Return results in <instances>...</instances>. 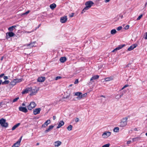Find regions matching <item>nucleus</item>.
I'll return each mask as SVG.
<instances>
[{
	"mask_svg": "<svg viewBox=\"0 0 147 147\" xmlns=\"http://www.w3.org/2000/svg\"><path fill=\"white\" fill-rule=\"evenodd\" d=\"M16 26H12L11 27H9L8 28V30H9L11 31L13 30L15 28Z\"/></svg>",
	"mask_w": 147,
	"mask_h": 147,
	"instance_id": "nucleus-30",
	"label": "nucleus"
},
{
	"mask_svg": "<svg viewBox=\"0 0 147 147\" xmlns=\"http://www.w3.org/2000/svg\"><path fill=\"white\" fill-rule=\"evenodd\" d=\"M16 80L14 79L13 81H12L10 83V85L12 86H13L15 85L16 84Z\"/></svg>",
	"mask_w": 147,
	"mask_h": 147,
	"instance_id": "nucleus-25",
	"label": "nucleus"
},
{
	"mask_svg": "<svg viewBox=\"0 0 147 147\" xmlns=\"http://www.w3.org/2000/svg\"><path fill=\"white\" fill-rule=\"evenodd\" d=\"M30 12V11L28 10L27 11H26L25 13L22 14V15L23 16V15H27Z\"/></svg>",
	"mask_w": 147,
	"mask_h": 147,
	"instance_id": "nucleus-43",
	"label": "nucleus"
},
{
	"mask_svg": "<svg viewBox=\"0 0 147 147\" xmlns=\"http://www.w3.org/2000/svg\"><path fill=\"white\" fill-rule=\"evenodd\" d=\"M20 123H19L15 125L12 127V130H14L16 128H17L18 126H19L20 125Z\"/></svg>",
	"mask_w": 147,
	"mask_h": 147,
	"instance_id": "nucleus-28",
	"label": "nucleus"
},
{
	"mask_svg": "<svg viewBox=\"0 0 147 147\" xmlns=\"http://www.w3.org/2000/svg\"><path fill=\"white\" fill-rule=\"evenodd\" d=\"M144 37H147V32H145L144 34Z\"/></svg>",
	"mask_w": 147,
	"mask_h": 147,
	"instance_id": "nucleus-53",
	"label": "nucleus"
},
{
	"mask_svg": "<svg viewBox=\"0 0 147 147\" xmlns=\"http://www.w3.org/2000/svg\"><path fill=\"white\" fill-rule=\"evenodd\" d=\"M110 144L109 143L103 145L102 147H109Z\"/></svg>",
	"mask_w": 147,
	"mask_h": 147,
	"instance_id": "nucleus-39",
	"label": "nucleus"
},
{
	"mask_svg": "<svg viewBox=\"0 0 147 147\" xmlns=\"http://www.w3.org/2000/svg\"><path fill=\"white\" fill-rule=\"evenodd\" d=\"M87 95V93H86L83 94H81V97H80L79 98H80L81 99L86 97Z\"/></svg>",
	"mask_w": 147,
	"mask_h": 147,
	"instance_id": "nucleus-37",
	"label": "nucleus"
},
{
	"mask_svg": "<svg viewBox=\"0 0 147 147\" xmlns=\"http://www.w3.org/2000/svg\"><path fill=\"white\" fill-rule=\"evenodd\" d=\"M125 46V45L124 44L120 45L119 46L117 47L115 49V50H119L120 49H121L123 47H124Z\"/></svg>",
	"mask_w": 147,
	"mask_h": 147,
	"instance_id": "nucleus-19",
	"label": "nucleus"
},
{
	"mask_svg": "<svg viewBox=\"0 0 147 147\" xmlns=\"http://www.w3.org/2000/svg\"><path fill=\"white\" fill-rule=\"evenodd\" d=\"M45 80V77H39L37 80L39 82H43Z\"/></svg>",
	"mask_w": 147,
	"mask_h": 147,
	"instance_id": "nucleus-16",
	"label": "nucleus"
},
{
	"mask_svg": "<svg viewBox=\"0 0 147 147\" xmlns=\"http://www.w3.org/2000/svg\"><path fill=\"white\" fill-rule=\"evenodd\" d=\"M60 22L62 23L66 22L67 20V18L66 16H64L60 18Z\"/></svg>",
	"mask_w": 147,
	"mask_h": 147,
	"instance_id": "nucleus-8",
	"label": "nucleus"
},
{
	"mask_svg": "<svg viewBox=\"0 0 147 147\" xmlns=\"http://www.w3.org/2000/svg\"><path fill=\"white\" fill-rule=\"evenodd\" d=\"M88 9L87 8H86L85 7V8L83 9L82 11V12H81V13H84V12H85V11L88 10Z\"/></svg>",
	"mask_w": 147,
	"mask_h": 147,
	"instance_id": "nucleus-40",
	"label": "nucleus"
},
{
	"mask_svg": "<svg viewBox=\"0 0 147 147\" xmlns=\"http://www.w3.org/2000/svg\"><path fill=\"white\" fill-rule=\"evenodd\" d=\"M62 78V77L60 76H57L55 78V80H57L59 79H61Z\"/></svg>",
	"mask_w": 147,
	"mask_h": 147,
	"instance_id": "nucleus-41",
	"label": "nucleus"
},
{
	"mask_svg": "<svg viewBox=\"0 0 147 147\" xmlns=\"http://www.w3.org/2000/svg\"><path fill=\"white\" fill-rule=\"evenodd\" d=\"M36 106V104L34 102H31L28 106V109L31 110Z\"/></svg>",
	"mask_w": 147,
	"mask_h": 147,
	"instance_id": "nucleus-6",
	"label": "nucleus"
},
{
	"mask_svg": "<svg viewBox=\"0 0 147 147\" xmlns=\"http://www.w3.org/2000/svg\"><path fill=\"white\" fill-rule=\"evenodd\" d=\"M74 13H72L71 14V15H70L69 17H72L74 16Z\"/></svg>",
	"mask_w": 147,
	"mask_h": 147,
	"instance_id": "nucleus-50",
	"label": "nucleus"
},
{
	"mask_svg": "<svg viewBox=\"0 0 147 147\" xmlns=\"http://www.w3.org/2000/svg\"><path fill=\"white\" fill-rule=\"evenodd\" d=\"M19 99V97H17L16 98L14 99L13 101V102H16Z\"/></svg>",
	"mask_w": 147,
	"mask_h": 147,
	"instance_id": "nucleus-46",
	"label": "nucleus"
},
{
	"mask_svg": "<svg viewBox=\"0 0 147 147\" xmlns=\"http://www.w3.org/2000/svg\"><path fill=\"white\" fill-rule=\"evenodd\" d=\"M113 79V77H110L107 78H105V80L106 81H109L112 80Z\"/></svg>",
	"mask_w": 147,
	"mask_h": 147,
	"instance_id": "nucleus-26",
	"label": "nucleus"
},
{
	"mask_svg": "<svg viewBox=\"0 0 147 147\" xmlns=\"http://www.w3.org/2000/svg\"><path fill=\"white\" fill-rule=\"evenodd\" d=\"M94 4V3L92 1H88L85 3V5H86L85 7L88 9Z\"/></svg>",
	"mask_w": 147,
	"mask_h": 147,
	"instance_id": "nucleus-4",
	"label": "nucleus"
},
{
	"mask_svg": "<svg viewBox=\"0 0 147 147\" xmlns=\"http://www.w3.org/2000/svg\"><path fill=\"white\" fill-rule=\"evenodd\" d=\"M119 16L120 17H121V19H122L123 18V15H121V14H120L119 15Z\"/></svg>",
	"mask_w": 147,
	"mask_h": 147,
	"instance_id": "nucleus-54",
	"label": "nucleus"
},
{
	"mask_svg": "<svg viewBox=\"0 0 147 147\" xmlns=\"http://www.w3.org/2000/svg\"><path fill=\"white\" fill-rule=\"evenodd\" d=\"M31 88H27L24 90L22 92V94H24L28 93L29 92H30V91Z\"/></svg>",
	"mask_w": 147,
	"mask_h": 147,
	"instance_id": "nucleus-18",
	"label": "nucleus"
},
{
	"mask_svg": "<svg viewBox=\"0 0 147 147\" xmlns=\"http://www.w3.org/2000/svg\"><path fill=\"white\" fill-rule=\"evenodd\" d=\"M56 7V5L54 3L51 4L50 6V8L52 9H54Z\"/></svg>",
	"mask_w": 147,
	"mask_h": 147,
	"instance_id": "nucleus-29",
	"label": "nucleus"
},
{
	"mask_svg": "<svg viewBox=\"0 0 147 147\" xmlns=\"http://www.w3.org/2000/svg\"><path fill=\"white\" fill-rule=\"evenodd\" d=\"M143 15L141 14L137 18V20H139L142 17Z\"/></svg>",
	"mask_w": 147,
	"mask_h": 147,
	"instance_id": "nucleus-42",
	"label": "nucleus"
},
{
	"mask_svg": "<svg viewBox=\"0 0 147 147\" xmlns=\"http://www.w3.org/2000/svg\"><path fill=\"white\" fill-rule=\"evenodd\" d=\"M140 139V138L139 137H137L132 139L133 141V142L136 141Z\"/></svg>",
	"mask_w": 147,
	"mask_h": 147,
	"instance_id": "nucleus-32",
	"label": "nucleus"
},
{
	"mask_svg": "<svg viewBox=\"0 0 147 147\" xmlns=\"http://www.w3.org/2000/svg\"><path fill=\"white\" fill-rule=\"evenodd\" d=\"M0 124L2 127H6L8 126V123L6 122L5 119L3 118L0 120Z\"/></svg>",
	"mask_w": 147,
	"mask_h": 147,
	"instance_id": "nucleus-3",
	"label": "nucleus"
},
{
	"mask_svg": "<svg viewBox=\"0 0 147 147\" xmlns=\"http://www.w3.org/2000/svg\"><path fill=\"white\" fill-rule=\"evenodd\" d=\"M129 86V85L128 84H126L121 89V90H123L125 88L128 87Z\"/></svg>",
	"mask_w": 147,
	"mask_h": 147,
	"instance_id": "nucleus-44",
	"label": "nucleus"
},
{
	"mask_svg": "<svg viewBox=\"0 0 147 147\" xmlns=\"http://www.w3.org/2000/svg\"><path fill=\"white\" fill-rule=\"evenodd\" d=\"M131 140L128 141L127 142V144H129L131 143Z\"/></svg>",
	"mask_w": 147,
	"mask_h": 147,
	"instance_id": "nucleus-52",
	"label": "nucleus"
},
{
	"mask_svg": "<svg viewBox=\"0 0 147 147\" xmlns=\"http://www.w3.org/2000/svg\"><path fill=\"white\" fill-rule=\"evenodd\" d=\"M66 93L67 94L66 96H65L64 97V98H69V96L70 95V91H67Z\"/></svg>",
	"mask_w": 147,
	"mask_h": 147,
	"instance_id": "nucleus-24",
	"label": "nucleus"
},
{
	"mask_svg": "<svg viewBox=\"0 0 147 147\" xmlns=\"http://www.w3.org/2000/svg\"><path fill=\"white\" fill-rule=\"evenodd\" d=\"M4 75V74H2L0 75V78L3 77Z\"/></svg>",
	"mask_w": 147,
	"mask_h": 147,
	"instance_id": "nucleus-55",
	"label": "nucleus"
},
{
	"mask_svg": "<svg viewBox=\"0 0 147 147\" xmlns=\"http://www.w3.org/2000/svg\"><path fill=\"white\" fill-rule=\"evenodd\" d=\"M41 109L40 108H36L33 110V114L34 115H36L40 113Z\"/></svg>",
	"mask_w": 147,
	"mask_h": 147,
	"instance_id": "nucleus-9",
	"label": "nucleus"
},
{
	"mask_svg": "<svg viewBox=\"0 0 147 147\" xmlns=\"http://www.w3.org/2000/svg\"><path fill=\"white\" fill-rule=\"evenodd\" d=\"M3 57H2L1 59V61H2L3 60Z\"/></svg>",
	"mask_w": 147,
	"mask_h": 147,
	"instance_id": "nucleus-60",
	"label": "nucleus"
},
{
	"mask_svg": "<svg viewBox=\"0 0 147 147\" xmlns=\"http://www.w3.org/2000/svg\"><path fill=\"white\" fill-rule=\"evenodd\" d=\"M22 105L23 106H25V104H24V103H23L22 104Z\"/></svg>",
	"mask_w": 147,
	"mask_h": 147,
	"instance_id": "nucleus-61",
	"label": "nucleus"
},
{
	"mask_svg": "<svg viewBox=\"0 0 147 147\" xmlns=\"http://www.w3.org/2000/svg\"><path fill=\"white\" fill-rule=\"evenodd\" d=\"M110 1V0H105V2H109Z\"/></svg>",
	"mask_w": 147,
	"mask_h": 147,
	"instance_id": "nucleus-58",
	"label": "nucleus"
},
{
	"mask_svg": "<svg viewBox=\"0 0 147 147\" xmlns=\"http://www.w3.org/2000/svg\"><path fill=\"white\" fill-rule=\"evenodd\" d=\"M134 130L135 131H137V129L136 128H135L134 129Z\"/></svg>",
	"mask_w": 147,
	"mask_h": 147,
	"instance_id": "nucleus-62",
	"label": "nucleus"
},
{
	"mask_svg": "<svg viewBox=\"0 0 147 147\" xmlns=\"http://www.w3.org/2000/svg\"><path fill=\"white\" fill-rule=\"evenodd\" d=\"M15 34L12 32H7L6 34V37H13L15 35Z\"/></svg>",
	"mask_w": 147,
	"mask_h": 147,
	"instance_id": "nucleus-15",
	"label": "nucleus"
},
{
	"mask_svg": "<svg viewBox=\"0 0 147 147\" xmlns=\"http://www.w3.org/2000/svg\"><path fill=\"white\" fill-rule=\"evenodd\" d=\"M82 93L80 92H77L75 93L74 96H78L77 97V98L78 100H80L81 99L80 98H79L80 97H81Z\"/></svg>",
	"mask_w": 147,
	"mask_h": 147,
	"instance_id": "nucleus-13",
	"label": "nucleus"
},
{
	"mask_svg": "<svg viewBox=\"0 0 147 147\" xmlns=\"http://www.w3.org/2000/svg\"><path fill=\"white\" fill-rule=\"evenodd\" d=\"M78 79H76L75 80L74 82V84H77V83H78Z\"/></svg>",
	"mask_w": 147,
	"mask_h": 147,
	"instance_id": "nucleus-49",
	"label": "nucleus"
},
{
	"mask_svg": "<svg viewBox=\"0 0 147 147\" xmlns=\"http://www.w3.org/2000/svg\"><path fill=\"white\" fill-rule=\"evenodd\" d=\"M62 144L61 142L59 141H57L54 143V145L55 147H58L59 146Z\"/></svg>",
	"mask_w": 147,
	"mask_h": 147,
	"instance_id": "nucleus-11",
	"label": "nucleus"
},
{
	"mask_svg": "<svg viewBox=\"0 0 147 147\" xmlns=\"http://www.w3.org/2000/svg\"><path fill=\"white\" fill-rule=\"evenodd\" d=\"M35 42H31L30 44L27 45V47L28 48H30L32 47H34V45L33 44H34L35 43Z\"/></svg>",
	"mask_w": 147,
	"mask_h": 147,
	"instance_id": "nucleus-22",
	"label": "nucleus"
},
{
	"mask_svg": "<svg viewBox=\"0 0 147 147\" xmlns=\"http://www.w3.org/2000/svg\"><path fill=\"white\" fill-rule=\"evenodd\" d=\"M75 122L76 123L79 122V119L78 117L75 118Z\"/></svg>",
	"mask_w": 147,
	"mask_h": 147,
	"instance_id": "nucleus-45",
	"label": "nucleus"
},
{
	"mask_svg": "<svg viewBox=\"0 0 147 147\" xmlns=\"http://www.w3.org/2000/svg\"><path fill=\"white\" fill-rule=\"evenodd\" d=\"M66 60V58L65 57H61L60 59V61L62 63H64Z\"/></svg>",
	"mask_w": 147,
	"mask_h": 147,
	"instance_id": "nucleus-27",
	"label": "nucleus"
},
{
	"mask_svg": "<svg viewBox=\"0 0 147 147\" xmlns=\"http://www.w3.org/2000/svg\"><path fill=\"white\" fill-rule=\"evenodd\" d=\"M51 123V121L50 120H48L46 121L42 125V127H45L47 126L48 125Z\"/></svg>",
	"mask_w": 147,
	"mask_h": 147,
	"instance_id": "nucleus-12",
	"label": "nucleus"
},
{
	"mask_svg": "<svg viewBox=\"0 0 147 147\" xmlns=\"http://www.w3.org/2000/svg\"><path fill=\"white\" fill-rule=\"evenodd\" d=\"M30 88L31 89L30 91L31 92L30 94V96H33L36 94L39 90L38 88H37L36 87H34L33 88L30 87Z\"/></svg>",
	"mask_w": 147,
	"mask_h": 147,
	"instance_id": "nucleus-2",
	"label": "nucleus"
},
{
	"mask_svg": "<svg viewBox=\"0 0 147 147\" xmlns=\"http://www.w3.org/2000/svg\"><path fill=\"white\" fill-rule=\"evenodd\" d=\"M54 127V126L52 125H50L49 126V128L47 129L45 131V133H47L48 132L50 131Z\"/></svg>",
	"mask_w": 147,
	"mask_h": 147,
	"instance_id": "nucleus-17",
	"label": "nucleus"
},
{
	"mask_svg": "<svg viewBox=\"0 0 147 147\" xmlns=\"http://www.w3.org/2000/svg\"><path fill=\"white\" fill-rule=\"evenodd\" d=\"M119 130V128L118 127H115L113 131L115 132H118Z\"/></svg>",
	"mask_w": 147,
	"mask_h": 147,
	"instance_id": "nucleus-34",
	"label": "nucleus"
},
{
	"mask_svg": "<svg viewBox=\"0 0 147 147\" xmlns=\"http://www.w3.org/2000/svg\"><path fill=\"white\" fill-rule=\"evenodd\" d=\"M5 105V103L4 102L2 101L0 102V108L2 107L3 106Z\"/></svg>",
	"mask_w": 147,
	"mask_h": 147,
	"instance_id": "nucleus-35",
	"label": "nucleus"
},
{
	"mask_svg": "<svg viewBox=\"0 0 147 147\" xmlns=\"http://www.w3.org/2000/svg\"><path fill=\"white\" fill-rule=\"evenodd\" d=\"M122 28V27L121 26H120L117 28V30L119 31L121 30Z\"/></svg>",
	"mask_w": 147,
	"mask_h": 147,
	"instance_id": "nucleus-48",
	"label": "nucleus"
},
{
	"mask_svg": "<svg viewBox=\"0 0 147 147\" xmlns=\"http://www.w3.org/2000/svg\"><path fill=\"white\" fill-rule=\"evenodd\" d=\"M19 109L20 111L24 113H26L28 112V110L26 107H19Z\"/></svg>",
	"mask_w": 147,
	"mask_h": 147,
	"instance_id": "nucleus-10",
	"label": "nucleus"
},
{
	"mask_svg": "<svg viewBox=\"0 0 147 147\" xmlns=\"http://www.w3.org/2000/svg\"><path fill=\"white\" fill-rule=\"evenodd\" d=\"M56 119V117L55 116H54L53 117V119L54 120H55Z\"/></svg>",
	"mask_w": 147,
	"mask_h": 147,
	"instance_id": "nucleus-57",
	"label": "nucleus"
},
{
	"mask_svg": "<svg viewBox=\"0 0 147 147\" xmlns=\"http://www.w3.org/2000/svg\"><path fill=\"white\" fill-rule=\"evenodd\" d=\"M2 82V81L1 80H0V85L1 84V83Z\"/></svg>",
	"mask_w": 147,
	"mask_h": 147,
	"instance_id": "nucleus-63",
	"label": "nucleus"
},
{
	"mask_svg": "<svg viewBox=\"0 0 147 147\" xmlns=\"http://www.w3.org/2000/svg\"><path fill=\"white\" fill-rule=\"evenodd\" d=\"M3 78L4 80H7V79H8V77L7 76H4L3 77Z\"/></svg>",
	"mask_w": 147,
	"mask_h": 147,
	"instance_id": "nucleus-51",
	"label": "nucleus"
},
{
	"mask_svg": "<svg viewBox=\"0 0 147 147\" xmlns=\"http://www.w3.org/2000/svg\"><path fill=\"white\" fill-rule=\"evenodd\" d=\"M99 77V76L98 75H96L93 76L90 80V81H92L93 80L98 79Z\"/></svg>",
	"mask_w": 147,
	"mask_h": 147,
	"instance_id": "nucleus-21",
	"label": "nucleus"
},
{
	"mask_svg": "<svg viewBox=\"0 0 147 147\" xmlns=\"http://www.w3.org/2000/svg\"><path fill=\"white\" fill-rule=\"evenodd\" d=\"M15 80H16V83L20 82H21V81H22V79H15Z\"/></svg>",
	"mask_w": 147,
	"mask_h": 147,
	"instance_id": "nucleus-38",
	"label": "nucleus"
},
{
	"mask_svg": "<svg viewBox=\"0 0 147 147\" xmlns=\"http://www.w3.org/2000/svg\"><path fill=\"white\" fill-rule=\"evenodd\" d=\"M117 32L116 30L115 29L112 30L111 32V33L112 34H115Z\"/></svg>",
	"mask_w": 147,
	"mask_h": 147,
	"instance_id": "nucleus-31",
	"label": "nucleus"
},
{
	"mask_svg": "<svg viewBox=\"0 0 147 147\" xmlns=\"http://www.w3.org/2000/svg\"><path fill=\"white\" fill-rule=\"evenodd\" d=\"M64 124V122L63 121H60L58 126L57 127V128H59L61 126Z\"/></svg>",
	"mask_w": 147,
	"mask_h": 147,
	"instance_id": "nucleus-20",
	"label": "nucleus"
},
{
	"mask_svg": "<svg viewBox=\"0 0 147 147\" xmlns=\"http://www.w3.org/2000/svg\"><path fill=\"white\" fill-rule=\"evenodd\" d=\"M137 44H134L132 45L131 46H130L127 49V50L129 51H131V50L133 49H134L137 46Z\"/></svg>",
	"mask_w": 147,
	"mask_h": 147,
	"instance_id": "nucleus-14",
	"label": "nucleus"
},
{
	"mask_svg": "<svg viewBox=\"0 0 147 147\" xmlns=\"http://www.w3.org/2000/svg\"><path fill=\"white\" fill-rule=\"evenodd\" d=\"M129 26L128 25H127L124 27V29L125 30H127L129 29Z\"/></svg>",
	"mask_w": 147,
	"mask_h": 147,
	"instance_id": "nucleus-47",
	"label": "nucleus"
},
{
	"mask_svg": "<svg viewBox=\"0 0 147 147\" xmlns=\"http://www.w3.org/2000/svg\"><path fill=\"white\" fill-rule=\"evenodd\" d=\"M72 126L71 125H69L67 127V129L69 131H71L72 130Z\"/></svg>",
	"mask_w": 147,
	"mask_h": 147,
	"instance_id": "nucleus-33",
	"label": "nucleus"
},
{
	"mask_svg": "<svg viewBox=\"0 0 147 147\" xmlns=\"http://www.w3.org/2000/svg\"><path fill=\"white\" fill-rule=\"evenodd\" d=\"M22 138V136H21L19 140L13 145L12 147H18L20 146Z\"/></svg>",
	"mask_w": 147,
	"mask_h": 147,
	"instance_id": "nucleus-7",
	"label": "nucleus"
},
{
	"mask_svg": "<svg viewBox=\"0 0 147 147\" xmlns=\"http://www.w3.org/2000/svg\"><path fill=\"white\" fill-rule=\"evenodd\" d=\"M115 50V49L114 50H113V51H112V52H114L115 51H117L118 50Z\"/></svg>",
	"mask_w": 147,
	"mask_h": 147,
	"instance_id": "nucleus-56",
	"label": "nucleus"
},
{
	"mask_svg": "<svg viewBox=\"0 0 147 147\" xmlns=\"http://www.w3.org/2000/svg\"><path fill=\"white\" fill-rule=\"evenodd\" d=\"M127 117L123 118L121 121L119 126L121 127H123L127 125Z\"/></svg>",
	"mask_w": 147,
	"mask_h": 147,
	"instance_id": "nucleus-1",
	"label": "nucleus"
},
{
	"mask_svg": "<svg viewBox=\"0 0 147 147\" xmlns=\"http://www.w3.org/2000/svg\"><path fill=\"white\" fill-rule=\"evenodd\" d=\"M39 143H37L36 144V145L38 146V145H39Z\"/></svg>",
	"mask_w": 147,
	"mask_h": 147,
	"instance_id": "nucleus-64",
	"label": "nucleus"
},
{
	"mask_svg": "<svg viewBox=\"0 0 147 147\" xmlns=\"http://www.w3.org/2000/svg\"><path fill=\"white\" fill-rule=\"evenodd\" d=\"M130 65V64H128L126 65V67H129V65Z\"/></svg>",
	"mask_w": 147,
	"mask_h": 147,
	"instance_id": "nucleus-59",
	"label": "nucleus"
},
{
	"mask_svg": "<svg viewBox=\"0 0 147 147\" xmlns=\"http://www.w3.org/2000/svg\"><path fill=\"white\" fill-rule=\"evenodd\" d=\"M9 80H5L4 82H2V84L3 85L7 84L9 83Z\"/></svg>",
	"mask_w": 147,
	"mask_h": 147,
	"instance_id": "nucleus-36",
	"label": "nucleus"
},
{
	"mask_svg": "<svg viewBox=\"0 0 147 147\" xmlns=\"http://www.w3.org/2000/svg\"><path fill=\"white\" fill-rule=\"evenodd\" d=\"M111 133L108 131L104 132L102 135V138H107L111 135Z\"/></svg>",
	"mask_w": 147,
	"mask_h": 147,
	"instance_id": "nucleus-5",
	"label": "nucleus"
},
{
	"mask_svg": "<svg viewBox=\"0 0 147 147\" xmlns=\"http://www.w3.org/2000/svg\"><path fill=\"white\" fill-rule=\"evenodd\" d=\"M124 94L123 93H121V95H119L118 94H117L115 96V98L116 99H119L121 98V96H122Z\"/></svg>",
	"mask_w": 147,
	"mask_h": 147,
	"instance_id": "nucleus-23",
	"label": "nucleus"
}]
</instances>
